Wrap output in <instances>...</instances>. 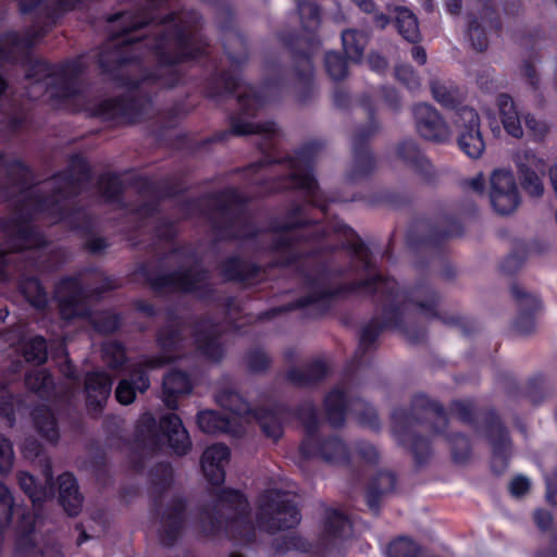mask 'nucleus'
Here are the masks:
<instances>
[{"mask_svg":"<svg viewBox=\"0 0 557 557\" xmlns=\"http://www.w3.org/2000/svg\"><path fill=\"white\" fill-rule=\"evenodd\" d=\"M302 238L299 236H275L272 238L268 250L269 252L276 255L277 258L271 262V268L288 269L300 261L315 257L321 252H334L338 248L336 246H325L322 248H314L307 252L298 249Z\"/></svg>","mask_w":557,"mask_h":557,"instance_id":"nucleus-24","label":"nucleus"},{"mask_svg":"<svg viewBox=\"0 0 557 557\" xmlns=\"http://www.w3.org/2000/svg\"><path fill=\"white\" fill-rule=\"evenodd\" d=\"M397 157L418 175L430 178L433 175L431 161L422 153L412 139H404L396 147Z\"/></svg>","mask_w":557,"mask_h":557,"instance_id":"nucleus-43","label":"nucleus"},{"mask_svg":"<svg viewBox=\"0 0 557 557\" xmlns=\"http://www.w3.org/2000/svg\"><path fill=\"white\" fill-rule=\"evenodd\" d=\"M193 389L189 374L181 369H171L162 381L163 403L171 409L178 407V396L187 395Z\"/></svg>","mask_w":557,"mask_h":557,"instance_id":"nucleus-39","label":"nucleus"},{"mask_svg":"<svg viewBox=\"0 0 557 557\" xmlns=\"http://www.w3.org/2000/svg\"><path fill=\"white\" fill-rule=\"evenodd\" d=\"M375 294H380L379 302H382L381 321L373 317L362 326L358 348L349 362V368L361 367L363 356L374 348L384 330L399 332L411 345L424 343L428 332L420 320L419 310L431 319L441 320L445 325L459 327L466 336L478 330L476 321L469 317L440 313V294L425 280L400 289L395 278L382 275L372 296Z\"/></svg>","mask_w":557,"mask_h":557,"instance_id":"nucleus-1","label":"nucleus"},{"mask_svg":"<svg viewBox=\"0 0 557 557\" xmlns=\"http://www.w3.org/2000/svg\"><path fill=\"white\" fill-rule=\"evenodd\" d=\"M30 200L38 212H46L50 216L64 222L74 232L91 233L94 230V220L86 213L82 207L73 206L71 208L64 206L59 198L45 195H29L26 197Z\"/></svg>","mask_w":557,"mask_h":557,"instance_id":"nucleus-21","label":"nucleus"},{"mask_svg":"<svg viewBox=\"0 0 557 557\" xmlns=\"http://www.w3.org/2000/svg\"><path fill=\"white\" fill-rule=\"evenodd\" d=\"M199 430L207 434L232 433V420L215 410H202L197 414Z\"/></svg>","mask_w":557,"mask_h":557,"instance_id":"nucleus-53","label":"nucleus"},{"mask_svg":"<svg viewBox=\"0 0 557 557\" xmlns=\"http://www.w3.org/2000/svg\"><path fill=\"white\" fill-rule=\"evenodd\" d=\"M197 351L206 359L219 362L224 357V348L220 342L214 326L205 327L200 323L195 326L193 333Z\"/></svg>","mask_w":557,"mask_h":557,"instance_id":"nucleus-46","label":"nucleus"},{"mask_svg":"<svg viewBox=\"0 0 557 557\" xmlns=\"http://www.w3.org/2000/svg\"><path fill=\"white\" fill-rule=\"evenodd\" d=\"M4 230H12V238L21 242V244H16L13 247L14 251H24L28 247L40 249L48 246L46 236L32 224L29 214H18L8 222V226H4Z\"/></svg>","mask_w":557,"mask_h":557,"instance_id":"nucleus-33","label":"nucleus"},{"mask_svg":"<svg viewBox=\"0 0 557 557\" xmlns=\"http://www.w3.org/2000/svg\"><path fill=\"white\" fill-rule=\"evenodd\" d=\"M418 134L425 140L445 143L450 131L440 112L428 103H418L412 108Z\"/></svg>","mask_w":557,"mask_h":557,"instance_id":"nucleus-29","label":"nucleus"},{"mask_svg":"<svg viewBox=\"0 0 557 557\" xmlns=\"http://www.w3.org/2000/svg\"><path fill=\"white\" fill-rule=\"evenodd\" d=\"M325 419L333 428H342L346 421L349 406L347 394L342 388L331 389L323 400Z\"/></svg>","mask_w":557,"mask_h":557,"instance_id":"nucleus-48","label":"nucleus"},{"mask_svg":"<svg viewBox=\"0 0 557 557\" xmlns=\"http://www.w3.org/2000/svg\"><path fill=\"white\" fill-rule=\"evenodd\" d=\"M455 124L459 129L457 138L459 149L469 158L479 159L485 150L479 113L473 108L463 107Z\"/></svg>","mask_w":557,"mask_h":557,"instance_id":"nucleus-26","label":"nucleus"},{"mask_svg":"<svg viewBox=\"0 0 557 557\" xmlns=\"http://www.w3.org/2000/svg\"><path fill=\"white\" fill-rule=\"evenodd\" d=\"M256 520L260 529L275 533L296 528L301 513L287 493L273 488L260 495Z\"/></svg>","mask_w":557,"mask_h":557,"instance_id":"nucleus-15","label":"nucleus"},{"mask_svg":"<svg viewBox=\"0 0 557 557\" xmlns=\"http://www.w3.org/2000/svg\"><path fill=\"white\" fill-rule=\"evenodd\" d=\"M58 502L70 517H76L82 511L84 497L79 492L75 475L63 472L58 476Z\"/></svg>","mask_w":557,"mask_h":557,"instance_id":"nucleus-40","label":"nucleus"},{"mask_svg":"<svg viewBox=\"0 0 557 557\" xmlns=\"http://www.w3.org/2000/svg\"><path fill=\"white\" fill-rule=\"evenodd\" d=\"M18 290L26 301L36 310L44 311L48 307V294L37 276H23L18 281Z\"/></svg>","mask_w":557,"mask_h":557,"instance_id":"nucleus-51","label":"nucleus"},{"mask_svg":"<svg viewBox=\"0 0 557 557\" xmlns=\"http://www.w3.org/2000/svg\"><path fill=\"white\" fill-rule=\"evenodd\" d=\"M462 234L463 226L457 218L441 214L426 223L424 232L410 231L407 235V245L413 253L426 257L428 262L433 259L443 260L447 253V240Z\"/></svg>","mask_w":557,"mask_h":557,"instance_id":"nucleus-12","label":"nucleus"},{"mask_svg":"<svg viewBox=\"0 0 557 557\" xmlns=\"http://www.w3.org/2000/svg\"><path fill=\"white\" fill-rule=\"evenodd\" d=\"M299 40L300 38L296 34H288L283 38L284 44L290 51L294 73L300 84L297 91V100L299 103L305 104L313 98L314 69L310 49L301 50L297 48Z\"/></svg>","mask_w":557,"mask_h":557,"instance_id":"nucleus-22","label":"nucleus"},{"mask_svg":"<svg viewBox=\"0 0 557 557\" xmlns=\"http://www.w3.org/2000/svg\"><path fill=\"white\" fill-rule=\"evenodd\" d=\"M238 112L228 114L230 129L215 132L212 136L206 138L202 145L223 143L231 135H262L269 150H275V140L277 128L274 122L252 123L243 120V117H255L259 110L265 106L267 98L262 90L249 87L236 98Z\"/></svg>","mask_w":557,"mask_h":557,"instance_id":"nucleus-8","label":"nucleus"},{"mask_svg":"<svg viewBox=\"0 0 557 557\" xmlns=\"http://www.w3.org/2000/svg\"><path fill=\"white\" fill-rule=\"evenodd\" d=\"M220 275L225 282L248 285L256 281L264 269L259 263L243 258L239 255H231L224 258L220 265Z\"/></svg>","mask_w":557,"mask_h":557,"instance_id":"nucleus-31","label":"nucleus"},{"mask_svg":"<svg viewBox=\"0 0 557 557\" xmlns=\"http://www.w3.org/2000/svg\"><path fill=\"white\" fill-rule=\"evenodd\" d=\"M490 200L493 209L500 215L512 213L520 205L518 188L507 191H490Z\"/></svg>","mask_w":557,"mask_h":557,"instance_id":"nucleus-62","label":"nucleus"},{"mask_svg":"<svg viewBox=\"0 0 557 557\" xmlns=\"http://www.w3.org/2000/svg\"><path fill=\"white\" fill-rule=\"evenodd\" d=\"M54 300L58 304L60 318L71 322L76 319L85 320L91 315L88 306V290L79 275H65L54 286Z\"/></svg>","mask_w":557,"mask_h":557,"instance_id":"nucleus-20","label":"nucleus"},{"mask_svg":"<svg viewBox=\"0 0 557 557\" xmlns=\"http://www.w3.org/2000/svg\"><path fill=\"white\" fill-rule=\"evenodd\" d=\"M482 426L486 441L491 446V470L494 474H503L511 458L512 441L502 417L494 407L480 411Z\"/></svg>","mask_w":557,"mask_h":557,"instance_id":"nucleus-19","label":"nucleus"},{"mask_svg":"<svg viewBox=\"0 0 557 557\" xmlns=\"http://www.w3.org/2000/svg\"><path fill=\"white\" fill-rule=\"evenodd\" d=\"M420 546L407 536H400L388 544V557H420Z\"/></svg>","mask_w":557,"mask_h":557,"instance_id":"nucleus-64","label":"nucleus"},{"mask_svg":"<svg viewBox=\"0 0 557 557\" xmlns=\"http://www.w3.org/2000/svg\"><path fill=\"white\" fill-rule=\"evenodd\" d=\"M395 27L405 40L411 44H417L420 40L418 18L410 10L400 9L397 11Z\"/></svg>","mask_w":557,"mask_h":557,"instance_id":"nucleus-57","label":"nucleus"},{"mask_svg":"<svg viewBox=\"0 0 557 557\" xmlns=\"http://www.w3.org/2000/svg\"><path fill=\"white\" fill-rule=\"evenodd\" d=\"M98 188L109 203H121L122 208H125L123 202L124 186L120 175L115 172H107L99 176Z\"/></svg>","mask_w":557,"mask_h":557,"instance_id":"nucleus-56","label":"nucleus"},{"mask_svg":"<svg viewBox=\"0 0 557 557\" xmlns=\"http://www.w3.org/2000/svg\"><path fill=\"white\" fill-rule=\"evenodd\" d=\"M211 495L215 504L199 510V533L203 537H215L224 532L232 540L250 542L255 537V529L245 493L233 487H220Z\"/></svg>","mask_w":557,"mask_h":557,"instance_id":"nucleus-5","label":"nucleus"},{"mask_svg":"<svg viewBox=\"0 0 557 557\" xmlns=\"http://www.w3.org/2000/svg\"><path fill=\"white\" fill-rule=\"evenodd\" d=\"M350 528L348 517L338 509L327 508L323 521V534L330 539H342Z\"/></svg>","mask_w":557,"mask_h":557,"instance_id":"nucleus-60","label":"nucleus"},{"mask_svg":"<svg viewBox=\"0 0 557 557\" xmlns=\"http://www.w3.org/2000/svg\"><path fill=\"white\" fill-rule=\"evenodd\" d=\"M156 65V69L146 70L139 79L127 78L124 85L137 89L141 84H153L170 90L184 84L185 72L178 69L180 65L161 67L157 62Z\"/></svg>","mask_w":557,"mask_h":557,"instance_id":"nucleus-36","label":"nucleus"},{"mask_svg":"<svg viewBox=\"0 0 557 557\" xmlns=\"http://www.w3.org/2000/svg\"><path fill=\"white\" fill-rule=\"evenodd\" d=\"M329 372V366L324 360L313 359L305 366V369L289 368L286 380L297 387H312L325 380Z\"/></svg>","mask_w":557,"mask_h":557,"instance_id":"nucleus-42","label":"nucleus"},{"mask_svg":"<svg viewBox=\"0 0 557 557\" xmlns=\"http://www.w3.org/2000/svg\"><path fill=\"white\" fill-rule=\"evenodd\" d=\"M216 401L233 414L253 419L262 434L278 442L283 434V421L293 416L304 426V437L299 444L302 459L320 458L330 465L350 466V451L346 443L337 435L323 436L320 434V419L313 401L308 400L292 409L283 403H274L270 407H252L239 393L225 389L218 394Z\"/></svg>","mask_w":557,"mask_h":557,"instance_id":"nucleus-2","label":"nucleus"},{"mask_svg":"<svg viewBox=\"0 0 557 557\" xmlns=\"http://www.w3.org/2000/svg\"><path fill=\"white\" fill-rule=\"evenodd\" d=\"M30 418L37 434L49 444L57 445L60 440V430L54 411L46 404L33 407Z\"/></svg>","mask_w":557,"mask_h":557,"instance_id":"nucleus-44","label":"nucleus"},{"mask_svg":"<svg viewBox=\"0 0 557 557\" xmlns=\"http://www.w3.org/2000/svg\"><path fill=\"white\" fill-rule=\"evenodd\" d=\"M202 199L212 201V211L224 219L221 221L215 216L208 218L210 228L218 242L253 240L261 234L256 223L244 218L250 198L236 187L227 186L209 193Z\"/></svg>","mask_w":557,"mask_h":557,"instance_id":"nucleus-6","label":"nucleus"},{"mask_svg":"<svg viewBox=\"0 0 557 557\" xmlns=\"http://www.w3.org/2000/svg\"><path fill=\"white\" fill-rule=\"evenodd\" d=\"M18 517L16 530L18 535L15 541V553L20 557H44V552L37 547L33 533L35 519L27 507L17 506L15 512Z\"/></svg>","mask_w":557,"mask_h":557,"instance_id":"nucleus-35","label":"nucleus"},{"mask_svg":"<svg viewBox=\"0 0 557 557\" xmlns=\"http://www.w3.org/2000/svg\"><path fill=\"white\" fill-rule=\"evenodd\" d=\"M337 292H338V289L337 290H321L317 294L301 296L286 305L273 307L268 310L259 312L257 315V319H258V321L273 320L276 317L281 315L282 313L289 312L293 310H300V309H305L309 306H313V304H315L319 300L337 295Z\"/></svg>","mask_w":557,"mask_h":557,"instance_id":"nucleus-50","label":"nucleus"},{"mask_svg":"<svg viewBox=\"0 0 557 557\" xmlns=\"http://www.w3.org/2000/svg\"><path fill=\"white\" fill-rule=\"evenodd\" d=\"M429 414L436 418V421L431 423V430L434 434L445 437L450 446L454 462L466 463L472 453L469 436L460 432L447 433L449 420L445 407L423 393L413 395L409 409L397 407L392 411V433L397 443L412 455L417 467L424 466L432 454L431 441L416 433L413 426L423 424Z\"/></svg>","mask_w":557,"mask_h":557,"instance_id":"nucleus-3","label":"nucleus"},{"mask_svg":"<svg viewBox=\"0 0 557 557\" xmlns=\"http://www.w3.org/2000/svg\"><path fill=\"white\" fill-rule=\"evenodd\" d=\"M496 104L506 133L513 138H521L523 136L521 116L511 96L505 92L499 94L496 98Z\"/></svg>","mask_w":557,"mask_h":557,"instance_id":"nucleus-49","label":"nucleus"},{"mask_svg":"<svg viewBox=\"0 0 557 557\" xmlns=\"http://www.w3.org/2000/svg\"><path fill=\"white\" fill-rule=\"evenodd\" d=\"M201 15L195 11H186L181 15L170 11L158 15L150 25L163 26L156 33L148 50L161 67H173L197 62L209 55L210 44L206 35L199 32Z\"/></svg>","mask_w":557,"mask_h":557,"instance_id":"nucleus-4","label":"nucleus"},{"mask_svg":"<svg viewBox=\"0 0 557 557\" xmlns=\"http://www.w3.org/2000/svg\"><path fill=\"white\" fill-rule=\"evenodd\" d=\"M171 0H146V3L135 10L119 11L108 14L106 21L110 24H121L122 32L115 35L132 34L135 30L150 26L159 11L169 7Z\"/></svg>","mask_w":557,"mask_h":557,"instance_id":"nucleus-27","label":"nucleus"},{"mask_svg":"<svg viewBox=\"0 0 557 557\" xmlns=\"http://www.w3.org/2000/svg\"><path fill=\"white\" fill-rule=\"evenodd\" d=\"M228 59L235 69L213 70L201 82V91L205 98L215 102L234 96L242 84V61L228 53Z\"/></svg>","mask_w":557,"mask_h":557,"instance_id":"nucleus-23","label":"nucleus"},{"mask_svg":"<svg viewBox=\"0 0 557 557\" xmlns=\"http://www.w3.org/2000/svg\"><path fill=\"white\" fill-rule=\"evenodd\" d=\"M521 188L531 197H541L544 193L543 176L547 165L534 151L523 149L513 157Z\"/></svg>","mask_w":557,"mask_h":557,"instance_id":"nucleus-25","label":"nucleus"},{"mask_svg":"<svg viewBox=\"0 0 557 557\" xmlns=\"http://www.w3.org/2000/svg\"><path fill=\"white\" fill-rule=\"evenodd\" d=\"M231 458V449L223 443L207 447L200 459L203 476L213 486L220 487L225 481V466Z\"/></svg>","mask_w":557,"mask_h":557,"instance_id":"nucleus-32","label":"nucleus"},{"mask_svg":"<svg viewBox=\"0 0 557 557\" xmlns=\"http://www.w3.org/2000/svg\"><path fill=\"white\" fill-rule=\"evenodd\" d=\"M135 438L153 448L160 447L165 438L176 456H185L191 448L189 434L180 416L174 412L162 416L159 424L152 413H143L135 426Z\"/></svg>","mask_w":557,"mask_h":557,"instance_id":"nucleus-11","label":"nucleus"},{"mask_svg":"<svg viewBox=\"0 0 557 557\" xmlns=\"http://www.w3.org/2000/svg\"><path fill=\"white\" fill-rule=\"evenodd\" d=\"M151 483V509L159 513L165 493L173 483V468L169 462H158L150 471Z\"/></svg>","mask_w":557,"mask_h":557,"instance_id":"nucleus-47","label":"nucleus"},{"mask_svg":"<svg viewBox=\"0 0 557 557\" xmlns=\"http://www.w3.org/2000/svg\"><path fill=\"white\" fill-rule=\"evenodd\" d=\"M397 484V476L392 471H379L368 483L366 488V503L369 509L379 515L381 509V498L388 493L394 492Z\"/></svg>","mask_w":557,"mask_h":557,"instance_id":"nucleus-45","label":"nucleus"},{"mask_svg":"<svg viewBox=\"0 0 557 557\" xmlns=\"http://www.w3.org/2000/svg\"><path fill=\"white\" fill-rule=\"evenodd\" d=\"M342 45L345 55L352 62H360L367 45L366 36L357 29H345L342 33Z\"/></svg>","mask_w":557,"mask_h":557,"instance_id":"nucleus-58","label":"nucleus"},{"mask_svg":"<svg viewBox=\"0 0 557 557\" xmlns=\"http://www.w3.org/2000/svg\"><path fill=\"white\" fill-rule=\"evenodd\" d=\"M510 292L518 307L513 330L520 335H529L535 330V314L541 308V300L524 292L517 283L511 285Z\"/></svg>","mask_w":557,"mask_h":557,"instance_id":"nucleus-30","label":"nucleus"},{"mask_svg":"<svg viewBox=\"0 0 557 557\" xmlns=\"http://www.w3.org/2000/svg\"><path fill=\"white\" fill-rule=\"evenodd\" d=\"M119 29L112 32L110 38L119 40V42L110 50L101 51L97 58V64L102 74L109 75L114 81H121L124 85L128 77L120 75V70L126 65H138L143 62V52L140 50L144 45L143 37H134L132 34L121 35L122 25L117 24Z\"/></svg>","mask_w":557,"mask_h":557,"instance_id":"nucleus-16","label":"nucleus"},{"mask_svg":"<svg viewBox=\"0 0 557 557\" xmlns=\"http://www.w3.org/2000/svg\"><path fill=\"white\" fill-rule=\"evenodd\" d=\"M102 358L112 370L122 369L128 358L125 345L120 341H110L102 345Z\"/></svg>","mask_w":557,"mask_h":557,"instance_id":"nucleus-63","label":"nucleus"},{"mask_svg":"<svg viewBox=\"0 0 557 557\" xmlns=\"http://www.w3.org/2000/svg\"><path fill=\"white\" fill-rule=\"evenodd\" d=\"M20 352L27 363L42 366L48 360V343L45 336L34 335L18 342Z\"/></svg>","mask_w":557,"mask_h":557,"instance_id":"nucleus-52","label":"nucleus"},{"mask_svg":"<svg viewBox=\"0 0 557 557\" xmlns=\"http://www.w3.org/2000/svg\"><path fill=\"white\" fill-rule=\"evenodd\" d=\"M17 483L34 505H40L50 495V491L27 471H20L17 473Z\"/></svg>","mask_w":557,"mask_h":557,"instance_id":"nucleus-59","label":"nucleus"},{"mask_svg":"<svg viewBox=\"0 0 557 557\" xmlns=\"http://www.w3.org/2000/svg\"><path fill=\"white\" fill-rule=\"evenodd\" d=\"M149 99L143 96L121 94L99 101L89 109L91 117L122 125H135L143 120Z\"/></svg>","mask_w":557,"mask_h":557,"instance_id":"nucleus-18","label":"nucleus"},{"mask_svg":"<svg viewBox=\"0 0 557 557\" xmlns=\"http://www.w3.org/2000/svg\"><path fill=\"white\" fill-rule=\"evenodd\" d=\"M134 274L141 276L157 295L180 292L185 295H194L200 300H210L214 295L209 270L203 267H189L154 275L150 264L143 261L137 264Z\"/></svg>","mask_w":557,"mask_h":557,"instance_id":"nucleus-9","label":"nucleus"},{"mask_svg":"<svg viewBox=\"0 0 557 557\" xmlns=\"http://www.w3.org/2000/svg\"><path fill=\"white\" fill-rule=\"evenodd\" d=\"M188 499L184 495H173L161 515L162 529L159 539L164 547H172L181 537L185 524Z\"/></svg>","mask_w":557,"mask_h":557,"instance_id":"nucleus-28","label":"nucleus"},{"mask_svg":"<svg viewBox=\"0 0 557 557\" xmlns=\"http://www.w3.org/2000/svg\"><path fill=\"white\" fill-rule=\"evenodd\" d=\"M133 185L140 195L153 196L159 199H172L187 191V188L183 187L182 180L171 177L153 181L148 176L140 175L134 178Z\"/></svg>","mask_w":557,"mask_h":557,"instance_id":"nucleus-38","label":"nucleus"},{"mask_svg":"<svg viewBox=\"0 0 557 557\" xmlns=\"http://www.w3.org/2000/svg\"><path fill=\"white\" fill-rule=\"evenodd\" d=\"M500 380L504 384L506 394L512 398H519L522 395L525 396L533 405L541 404L547 394V381L546 377L539 373L529 379L527 388L522 393L520 385L510 373H503Z\"/></svg>","mask_w":557,"mask_h":557,"instance_id":"nucleus-37","label":"nucleus"},{"mask_svg":"<svg viewBox=\"0 0 557 557\" xmlns=\"http://www.w3.org/2000/svg\"><path fill=\"white\" fill-rule=\"evenodd\" d=\"M111 375L102 370L87 372L84 381L86 406L89 410L101 412L112 389Z\"/></svg>","mask_w":557,"mask_h":557,"instance_id":"nucleus-34","label":"nucleus"},{"mask_svg":"<svg viewBox=\"0 0 557 557\" xmlns=\"http://www.w3.org/2000/svg\"><path fill=\"white\" fill-rule=\"evenodd\" d=\"M322 148V141L312 140L298 148L294 156L276 157L271 151H264L262 146H260L263 157L247 165L246 170L257 173L274 164H285L289 170L286 175V186L305 191L313 200L319 190V184L313 174L314 163Z\"/></svg>","mask_w":557,"mask_h":557,"instance_id":"nucleus-7","label":"nucleus"},{"mask_svg":"<svg viewBox=\"0 0 557 557\" xmlns=\"http://www.w3.org/2000/svg\"><path fill=\"white\" fill-rule=\"evenodd\" d=\"M46 34L44 27L28 28L23 35L16 30L0 34V60L11 63L16 58L15 52L22 51L25 53L23 65L27 79L41 83L48 78H55L54 63L32 55L33 48Z\"/></svg>","mask_w":557,"mask_h":557,"instance_id":"nucleus-10","label":"nucleus"},{"mask_svg":"<svg viewBox=\"0 0 557 557\" xmlns=\"http://www.w3.org/2000/svg\"><path fill=\"white\" fill-rule=\"evenodd\" d=\"M431 92L436 102L446 110L455 111L456 119H459V111L465 106L462 104L461 94L457 88L448 87L438 81H433L431 82Z\"/></svg>","mask_w":557,"mask_h":557,"instance_id":"nucleus-54","label":"nucleus"},{"mask_svg":"<svg viewBox=\"0 0 557 557\" xmlns=\"http://www.w3.org/2000/svg\"><path fill=\"white\" fill-rule=\"evenodd\" d=\"M359 106L368 115L367 124L357 127L352 136V168L349 173L351 181L369 177L375 170L376 162L369 143L379 133L380 123L376 120V108L369 94L360 96Z\"/></svg>","mask_w":557,"mask_h":557,"instance_id":"nucleus-14","label":"nucleus"},{"mask_svg":"<svg viewBox=\"0 0 557 557\" xmlns=\"http://www.w3.org/2000/svg\"><path fill=\"white\" fill-rule=\"evenodd\" d=\"M88 321L92 330L100 335H111L120 330L122 326V315L119 312L111 310H101L94 312L85 319Z\"/></svg>","mask_w":557,"mask_h":557,"instance_id":"nucleus-55","label":"nucleus"},{"mask_svg":"<svg viewBox=\"0 0 557 557\" xmlns=\"http://www.w3.org/2000/svg\"><path fill=\"white\" fill-rule=\"evenodd\" d=\"M25 386L41 398L49 397L54 389L53 377L45 369L34 370L25 375Z\"/></svg>","mask_w":557,"mask_h":557,"instance_id":"nucleus-61","label":"nucleus"},{"mask_svg":"<svg viewBox=\"0 0 557 557\" xmlns=\"http://www.w3.org/2000/svg\"><path fill=\"white\" fill-rule=\"evenodd\" d=\"M335 273L333 272L331 265L321 261L317 264L315 271H305L301 270L300 275L304 281V285L309 290L307 295L317 294L321 290H337V295L324 298L322 300L317 301L314 305H319L321 307L322 313H326L331 309V301L345 298L348 295L357 294V293H366L368 295H373L377 289V283L382 278L381 273H374L370 276H367L361 280L352 281L349 283H342L336 286H329V281L331 276Z\"/></svg>","mask_w":557,"mask_h":557,"instance_id":"nucleus-13","label":"nucleus"},{"mask_svg":"<svg viewBox=\"0 0 557 557\" xmlns=\"http://www.w3.org/2000/svg\"><path fill=\"white\" fill-rule=\"evenodd\" d=\"M337 231L347 237L341 245V249L349 251L351 257L360 263V268L363 272H375L376 265L372 260L371 250L360 238L358 233L347 224L338 225Z\"/></svg>","mask_w":557,"mask_h":557,"instance_id":"nucleus-41","label":"nucleus"},{"mask_svg":"<svg viewBox=\"0 0 557 557\" xmlns=\"http://www.w3.org/2000/svg\"><path fill=\"white\" fill-rule=\"evenodd\" d=\"M154 341L160 351L144 358L146 367L161 369L181 359L184 350L183 323L173 310L168 311L166 322L156 332Z\"/></svg>","mask_w":557,"mask_h":557,"instance_id":"nucleus-17","label":"nucleus"}]
</instances>
